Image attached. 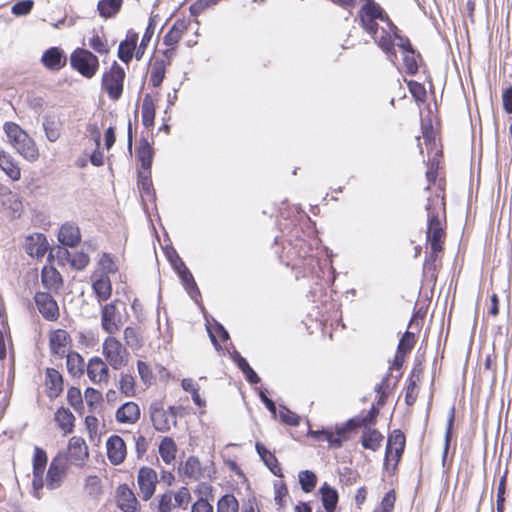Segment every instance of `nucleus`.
<instances>
[{"label": "nucleus", "mask_w": 512, "mask_h": 512, "mask_svg": "<svg viewBox=\"0 0 512 512\" xmlns=\"http://www.w3.org/2000/svg\"><path fill=\"white\" fill-rule=\"evenodd\" d=\"M360 22L362 27L373 37L375 42L381 49L391 56H395L393 52V37L398 40L399 46L404 53L412 50L407 39H403L396 34V26L384 14L382 8L372 0H368L360 9Z\"/></svg>", "instance_id": "1"}, {"label": "nucleus", "mask_w": 512, "mask_h": 512, "mask_svg": "<svg viewBox=\"0 0 512 512\" xmlns=\"http://www.w3.org/2000/svg\"><path fill=\"white\" fill-rule=\"evenodd\" d=\"M428 212V228L426 232L427 242L431 246L432 255L436 257L437 253L442 250V239L444 237L443 223L440 219V214L444 213V202L438 196L429 200L426 205Z\"/></svg>", "instance_id": "2"}, {"label": "nucleus", "mask_w": 512, "mask_h": 512, "mask_svg": "<svg viewBox=\"0 0 512 512\" xmlns=\"http://www.w3.org/2000/svg\"><path fill=\"white\" fill-rule=\"evenodd\" d=\"M378 410L373 406L368 414L363 417H355L348 420L344 425L337 427L335 432L332 431H314L311 434L319 439L327 441L332 447L339 448L342 443L348 439L347 433L356 427L367 426L374 422Z\"/></svg>", "instance_id": "3"}, {"label": "nucleus", "mask_w": 512, "mask_h": 512, "mask_svg": "<svg viewBox=\"0 0 512 512\" xmlns=\"http://www.w3.org/2000/svg\"><path fill=\"white\" fill-rule=\"evenodd\" d=\"M3 128L10 144L23 158L30 162L39 158V150L34 140L18 124L6 122Z\"/></svg>", "instance_id": "4"}, {"label": "nucleus", "mask_w": 512, "mask_h": 512, "mask_svg": "<svg viewBox=\"0 0 512 512\" xmlns=\"http://www.w3.org/2000/svg\"><path fill=\"white\" fill-rule=\"evenodd\" d=\"M102 354L107 363L115 370L121 369L128 363L129 353L127 349L113 335L104 339Z\"/></svg>", "instance_id": "5"}, {"label": "nucleus", "mask_w": 512, "mask_h": 512, "mask_svg": "<svg viewBox=\"0 0 512 512\" xmlns=\"http://www.w3.org/2000/svg\"><path fill=\"white\" fill-rule=\"evenodd\" d=\"M70 63L73 69L86 78H92L99 68L98 58L90 51L81 48L71 54Z\"/></svg>", "instance_id": "6"}, {"label": "nucleus", "mask_w": 512, "mask_h": 512, "mask_svg": "<svg viewBox=\"0 0 512 512\" xmlns=\"http://www.w3.org/2000/svg\"><path fill=\"white\" fill-rule=\"evenodd\" d=\"M125 79L124 69L114 62L111 68L102 77V88L107 92L111 100H118L123 92Z\"/></svg>", "instance_id": "7"}, {"label": "nucleus", "mask_w": 512, "mask_h": 512, "mask_svg": "<svg viewBox=\"0 0 512 512\" xmlns=\"http://www.w3.org/2000/svg\"><path fill=\"white\" fill-rule=\"evenodd\" d=\"M404 447V434L399 430H394L388 437L384 462L386 469H389L390 466L392 469H394L397 466L404 451Z\"/></svg>", "instance_id": "8"}, {"label": "nucleus", "mask_w": 512, "mask_h": 512, "mask_svg": "<svg viewBox=\"0 0 512 512\" xmlns=\"http://www.w3.org/2000/svg\"><path fill=\"white\" fill-rule=\"evenodd\" d=\"M180 471L184 476L193 481L211 479L215 472L212 464L207 463L203 465L194 456L188 457Z\"/></svg>", "instance_id": "9"}, {"label": "nucleus", "mask_w": 512, "mask_h": 512, "mask_svg": "<svg viewBox=\"0 0 512 512\" xmlns=\"http://www.w3.org/2000/svg\"><path fill=\"white\" fill-rule=\"evenodd\" d=\"M67 457L64 454H58L52 459L46 476V486L53 490L61 486L66 474Z\"/></svg>", "instance_id": "10"}, {"label": "nucleus", "mask_w": 512, "mask_h": 512, "mask_svg": "<svg viewBox=\"0 0 512 512\" xmlns=\"http://www.w3.org/2000/svg\"><path fill=\"white\" fill-rule=\"evenodd\" d=\"M101 326L109 335L117 333L121 326V314L116 306V302L105 304L101 309Z\"/></svg>", "instance_id": "11"}, {"label": "nucleus", "mask_w": 512, "mask_h": 512, "mask_svg": "<svg viewBox=\"0 0 512 512\" xmlns=\"http://www.w3.org/2000/svg\"><path fill=\"white\" fill-rule=\"evenodd\" d=\"M47 464V455L46 452L39 448L35 447L34 456H33V495L40 499V490L44 486L43 481V473Z\"/></svg>", "instance_id": "12"}, {"label": "nucleus", "mask_w": 512, "mask_h": 512, "mask_svg": "<svg viewBox=\"0 0 512 512\" xmlns=\"http://www.w3.org/2000/svg\"><path fill=\"white\" fill-rule=\"evenodd\" d=\"M158 482L157 473L150 467H142L138 471L137 483L140 490V495L144 501L149 500L156 489Z\"/></svg>", "instance_id": "13"}, {"label": "nucleus", "mask_w": 512, "mask_h": 512, "mask_svg": "<svg viewBox=\"0 0 512 512\" xmlns=\"http://www.w3.org/2000/svg\"><path fill=\"white\" fill-rule=\"evenodd\" d=\"M151 420L154 428L160 432H166L176 425V411L174 407L164 409L162 407H153L151 410Z\"/></svg>", "instance_id": "14"}, {"label": "nucleus", "mask_w": 512, "mask_h": 512, "mask_svg": "<svg viewBox=\"0 0 512 512\" xmlns=\"http://www.w3.org/2000/svg\"><path fill=\"white\" fill-rule=\"evenodd\" d=\"M87 376L96 385H103L109 382V368L107 363L100 357H93L87 364Z\"/></svg>", "instance_id": "15"}, {"label": "nucleus", "mask_w": 512, "mask_h": 512, "mask_svg": "<svg viewBox=\"0 0 512 512\" xmlns=\"http://www.w3.org/2000/svg\"><path fill=\"white\" fill-rule=\"evenodd\" d=\"M34 299L39 312L45 319L49 321L58 319L59 306L49 293L37 292Z\"/></svg>", "instance_id": "16"}, {"label": "nucleus", "mask_w": 512, "mask_h": 512, "mask_svg": "<svg viewBox=\"0 0 512 512\" xmlns=\"http://www.w3.org/2000/svg\"><path fill=\"white\" fill-rule=\"evenodd\" d=\"M116 502H117V506L123 512H138L139 511L138 500H137L134 492L126 484L120 485L117 488Z\"/></svg>", "instance_id": "17"}, {"label": "nucleus", "mask_w": 512, "mask_h": 512, "mask_svg": "<svg viewBox=\"0 0 512 512\" xmlns=\"http://www.w3.org/2000/svg\"><path fill=\"white\" fill-rule=\"evenodd\" d=\"M106 448L107 457L113 465H119L125 460L127 454L126 444L120 436L113 435L109 437Z\"/></svg>", "instance_id": "18"}, {"label": "nucleus", "mask_w": 512, "mask_h": 512, "mask_svg": "<svg viewBox=\"0 0 512 512\" xmlns=\"http://www.w3.org/2000/svg\"><path fill=\"white\" fill-rule=\"evenodd\" d=\"M92 289L96 295L98 302H104L111 297L112 284L110 277L101 274L92 273L90 276Z\"/></svg>", "instance_id": "19"}, {"label": "nucleus", "mask_w": 512, "mask_h": 512, "mask_svg": "<svg viewBox=\"0 0 512 512\" xmlns=\"http://www.w3.org/2000/svg\"><path fill=\"white\" fill-rule=\"evenodd\" d=\"M138 34L133 30H129L125 40L121 41L118 47V57L121 61L128 64L133 56H136V50L138 48Z\"/></svg>", "instance_id": "20"}, {"label": "nucleus", "mask_w": 512, "mask_h": 512, "mask_svg": "<svg viewBox=\"0 0 512 512\" xmlns=\"http://www.w3.org/2000/svg\"><path fill=\"white\" fill-rule=\"evenodd\" d=\"M88 457V447L83 438L74 436L68 445V458L71 463L80 465Z\"/></svg>", "instance_id": "21"}, {"label": "nucleus", "mask_w": 512, "mask_h": 512, "mask_svg": "<svg viewBox=\"0 0 512 512\" xmlns=\"http://www.w3.org/2000/svg\"><path fill=\"white\" fill-rule=\"evenodd\" d=\"M140 413L138 404L129 401L117 409L115 418L122 424H135L140 418Z\"/></svg>", "instance_id": "22"}, {"label": "nucleus", "mask_w": 512, "mask_h": 512, "mask_svg": "<svg viewBox=\"0 0 512 512\" xmlns=\"http://www.w3.org/2000/svg\"><path fill=\"white\" fill-rule=\"evenodd\" d=\"M47 248L46 237L41 233H36L26 238L25 250L32 257H43Z\"/></svg>", "instance_id": "23"}, {"label": "nucleus", "mask_w": 512, "mask_h": 512, "mask_svg": "<svg viewBox=\"0 0 512 512\" xmlns=\"http://www.w3.org/2000/svg\"><path fill=\"white\" fill-rule=\"evenodd\" d=\"M69 335L65 330L58 329L50 334V349L54 355L63 357L69 344Z\"/></svg>", "instance_id": "24"}, {"label": "nucleus", "mask_w": 512, "mask_h": 512, "mask_svg": "<svg viewBox=\"0 0 512 512\" xmlns=\"http://www.w3.org/2000/svg\"><path fill=\"white\" fill-rule=\"evenodd\" d=\"M118 270L119 266L115 258L111 254L103 252L99 255L97 266L92 273L110 277V275L116 274Z\"/></svg>", "instance_id": "25"}, {"label": "nucleus", "mask_w": 512, "mask_h": 512, "mask_svg": "<svg viewBox=\"0 0 512 512\" xmlns=\"http://www.w3.org/2000/svg\"><path fill=\"white\" fill-rule=\"evenodd\" d=\"M46 391L50 398H56L63 390V380L61 374L53 369L48 368L46 371Z\"/></svg>", "instance_id": "26"}, {"label": "nucleus", "mask_w": 512, "mask_h": 512, "mask_svg": "<svg viewBox=\"0 0 512 512\" xmlns=\"http://www.w3.org/2000/svg\"><path fill=\"white\" fill-rule=\"evenodd\" d=\"M58 240L65 246L77 245L81 240L79 228L71 223L63 224L58 233Z\"/></svg>", "instance_id": "27"}, {"label": "nucleus", "mask_w": 512, "mask_h": 512, "mask_svg": "<svg viewBox=\"0 0 512 512\" xmlns=\"http://www.w3.org/2000/svg\"><path fill=\"white\" fill-rule=\"evenodd\" d=\"M66 59L63 58L62 51L57 47H51L46 50L42 56L43 65L51 70H59L65 65Z\"/></svg>", "instance_id": "28"}, {"label": "nucleus", "mask_w": 512, "mask_h": 512, "mask_svg": "<svg viewBox=\"0 0 512 512\" xmlns=\"http://www.w3.org/2000/svg\"><path fill=\"white\" fill-rule=\"evenodd\" d=\"M0 168L13 181L21 177V171L12 156L0 148Z\"/></svg>", "instance_id": "29"}, {"label": "nucleus", "mask_w": 512, "mask_h": 512, "mask_svg": "<svg viewBox=\"0 0 512 512\" xmlns=\"http://www.w3.org/2000/svg\"><path fill=\"white\" fill-rule=\"evenodd\" d=\"M158 452L164 463L171 465L176 459L177 445L172 438L164 437L159 444Z\"/></svg>", "instance_id": "30"}, {"label": "nucleus", "mask_w": 512, "mask_h": 512, "mask_svg": "<svg viewBox=\"0 0 512 512\" xmlns=\"http://www.w3.org/2000/svg\"><path fill=\"white\" fill-rule=\"evenodd\" d=\"M42 283L50 291H58L62 284L60 273L54 267H44L42 270Z\"/></svg>", "instance_id": "31"}, {"label": "nucleus", "mask_w": 512, "mask_h": 512, "mask_svg": "<svg viewBox=\"0 0 512 512\" xmlns=\"http://www.w3.org/2000/svg\"><path fill=\"white\" fill-rule=\"evenodd\" d=\"M187 30V24L184 20H177L168 33L164 36L163 42L166 46H175Z\"/></svg>", "instance_id": "32"}, {"label": "nucleus", "mask_w": 512, "mask_h": 512, "mask_svg": "<svg viewBox=\"0 0 512 512\" xmlns=\"http://www.w3.org/2000/svg\"><path fill=\"white\" fill-rule=\"evenodd\" d=\"M55 421L64 434L73 431L75 417L72 412L66 408H59L55 413Z\"/></svg>", "instance_id": "33"}, {"label": "nucleus", "mask_w": 512, "mask_h": 512, "mask_svg": "<svg viewBox=\"0 0 512 512\" xmlns=\"http://www.w3.org/2000/svg\"><path fill=\"white\" fill-rule=\"evenodd\" d=\"M382 440V434L376 429H366L363 431L361 444L365 449L376 451L381 446Z\"/></svg>", "instance_id": "34"}, {"label": "nucleus", "mask_w": 512, "mask_h": 512, "mask_svg": "<svg viewBox=\"0 0 512 512\" xmlns=\"http://www.w3.org/2000/svg\"><path fill=\"white\" fill-rule=\"evenodd\" d=\"M142 123L145 127L153 126L155 119V104L151 95L147 94L143 98L142 107Z\"/></svg>", "instance_id": "35"}, {"label": "nucleus", "mask_w": 512, "mask_h": 512, "mask_svg": "<svg viewBox=\"0 0 512 512\" xmlns=\"http://www.w3.org/2000/svg\"><path fill=\"white\" fill-rule=\"evenodd\" d=\"M66 365L72 376H80L84 373L85 362L77 352H70L66 355Z\"/></svg>", "instance_id": "36"}, {"label": "nucleus", "mask_w": 512, "mask_h": 512, "mask_svg": "<svg viewBox=\"0 0 512 512\" xmlns=\"http://www.w3.org/2000/svg\"><path fill=\"white\" fill-rule=\"evenodd\" d=\"M322 495V502L325 510L327 512H333L336 508L338 502V493L337 491L328 486L326 483L320 489Z\"/></svg>", "instance_id": "37"}, {"label": "nucleus", "mask_w": 512, "mask_h": 512, "mask_svg": "<svg viewBox=\"0 0 512 512\" xmlns=\"http://www.w3.org/2000/svg\"><path fill=\"white\" fill-rule=\"evenodd\" d=\"M256 450L267 467L275 474L280 475L281 470L276 457L267 450L261 443H256Z\"/></svg>", "instance_id": "38"}, {"label": "nucleus", "mask_w": 512, "mask_h": 512, "mask_svg": "<svg viewBox=\"0 0 512 512\" xmlns=\"http://www.w3.org/2000/svg\"><path fill=\"white\" fill-rule=\"evenodd\" d=\"M122 0H101L98 11L102 17H113L121 8Z\"/></svg>", "instance_id": "39"}, {"label": "nucleus", "mask_w": 512, "mask_h": 512, "mask_svg": "<svg viewBox=\"0 0 512 512\" xmlns=\"http://www.w3.org/2000/svg\"><path fill=\"white\" fill-rule=\"evenodd\" d=\"M239 503L235 496L226 494L217 503V512H238Z\"/></svg>", "instance_id": "40"}, {"label": "nucleus", "mask_w": 512, "mask_h": 512, "mask_svg": "<svg viewBox=\"0 0 512 512\" xmlns=\"http://www.w3.org/2000/svg\"><path fill=\"white\" fill-rule=\"evenodd\" d=\"M124 340L128 347L138 350L142 347V340L138 331L133 327H126L124 330Z\"/></svg>", "instance_id": "41"}, {"label": "nucleus", "mask_w": 512, "mask_h": 512, "mask_svg": "<svg viewBox=\"0 0 512 512\" xmlns=\"http://www.w3.org/2000/svg\"><path fill=\"white\" fill-rule=\"evenodd\" d=\"M317 477L314 472L305 470L299 473V483L305 492H311L316 486Z\"/></svg>", "instance_id": "42"}, {"label": "nucleus", "mask_w": 512, "mask_h": 512, "mask_svg": "<svg viewBox=\"0 0 512 512\" xmlns=\"http://www.w3.org/2000/svg\"><path fill=\"white\" fill-rule=\"evenodd\" d=\"M121 392L127 396L132 397L135 394V380L130 374H122L119 382Z\"/></svg>", "instance_id": "43"}, {"label": "nucleus", "mask_w": 512, "mask_h": 512, "mask_svg": "<svg viewBox=\"0 0 512 512\" xmlns=\"http://www.w3.org/2000/svg\"><path fill=\"white\" fill-rule=\"evenodd\" d=\"M154 29H155V25L152 22V20H150V22L146 28V31L142 37V40L140 42V45L138 46V48L136 50V59L137 60H140L143 57L145 49L153 36Z\"/></svg>", "instance_id": "44"}, {"label": "nucleus", "mask_w": 512, "mask_h": 512, "mask_svg": "<svg viewBox=\"0 0 512 512\" xmlns=\"http://www.w3.org/2000/svg\"><path fill=\"white\" fill-rule=\"evenodd\" d=\"M138 157L141 162V167L144 170H149L152 164L153 151L148 143H145L144 145L140 146L138 150Z\"/></svg>", "instance_id": "45"}, {"label": "nucleus", "mask_w": 512, "mask_h": 512, "mask_svg": "<svg viewBox=\"0 0 512 512\" xmlns=\"http://www.w3.org/2000/svg\"><path fill=\"white\" fill-rule=\"evenodd\" d=\"M84 398L90 411H95L102 400V395L98 390L89 387L84 392Z\"/></svg>", "instance_id": "46"}, {"label": "nucleus", "mask_w": 512, "mask_h": 512, "mask_svg": "<svg viewBox=\"0 0 512 512\" xmlns=\"http://www.w3.org/2000/svg\"><path fill=\"white\" fill-rule=\"evenodd\" d=\"M89 45L99 54H107L109 52L107 40L97 34H94L89 39Z\"/></svg>", "instance_id": "47"}, {"label": "nucleus", "mask_w": 512, "mask_h": 512, "mask_svg": "<svg viewBox=\"0 0 512 512\" xmlns=\"http://www.w3.org/2000/svg\"><path fill=\"white\" fill-rule=\"evenodd\" d=\"M415 343V335L412 332L407 331L402 338L400 339V342L398 344L397 352L405 355L407 352H409Z\"/></svg>", "instance_id": "48"}, {"label": "nucleus", "mask_w": 512, "mask_h": 512, "mask_svg": "<svg viewBox=\"0 0 512 512\" xmlns=\"http://www.w3.org/2000/svg\"><path fill=\"white\" fill-rule=\"evenodd\" d=\"M396 496L393 490L389 491L383 497L380 505L376 507L374 512H392L395 504Z\"/></svg>", "instance_id": "49"}, {"label": "nucleus", "mask_w": 512, "mask_h": 512, "mask_svg": "<svg viewBox=\"0 0 512 512\" xmlns=\"http://www.w3.org/2000/svg\"><path fill=\"white\" fill-rule=\"evenodd\" d=\"M176 507L173 493L168 491L161 495L158 503V512H171Z\"/></svg>", "instance_id": "50"}, {"label": "nucleus", "mask_w": 512, "mask_h": 512, "mask_svg": "<svg viewBox=\"0 0 512 512\" xmlns=\"http://www.w3.org/2000/svg\"><path fill=\"white\" fill-rule=\"evenodd\" d=\"M173 499L176 507L186 509L191 500V495L186 487H181L175 494H173Z\"/></svg>", "instance_id": "51"}, {"label": "nucleus", "mask_w": 512, "mask_h": 512, "mask_svg": "<svg viewBox=\"0 0 512 512\" xmlns=\"http://www.w3.org/2000/svg\"><path fill=\"white\" fill-rule=\"evenodd\" d=\"M43 128L46 134L47 139L50 142H55L60 137V130L53 120H45L43 123Z\"/></svg>", "instance_id": "52"}, {"label": "nucleus", "mask_w": 512, "mask_h": 512, "mask_svg": "<svg viewBox=\"0 0 512 512\" xmlns=\"http://www.w3.org/2000/svg\"><path fill=\"white\" fill-rule=\"evenodd\" d=\"M137 369L140 379L145 383L149 384L153 380V372L151 367L144 361H137Z\"/></svg>", "instance_id": "53"}, {"label": "nucleus", "mask_w": 512, "mask_h": 512, "mask_svg": "<svg viewBox=\"0 0 512 512\" xmlns=\"http://www.w3.org/2000/svg\"><path fill=\"white\" fill-rule=\"evenodd\" d=\"M279 416L281 421L285 424L291 426H296L299 424V416L285 407L280 409Z\"/></svg>", "instance_id": "54"}, {"label": "nucleus", "mask_w": 512, "mask_h": 512, "mask_svg": "<svg viewBox=\"0 0 512 512\" xmlns=\"http://www.w3.org/2000/svg\"><path fill=\"white\" fill-rule=\"evenodd\" d=\"M89 264V256L84 252H76L71 257V265L82 270Z\"/></svg>", "instance_id": "55"}, {"label": "nucleus", "mask_w": 512, "mask_h": 512, "mask_svg": "<svg viewBox=\"0 0 512 512\" xmlns=\"http://www.w3.org/2000/svg\"><path fill=\"white\" fill-rule=\"evenodd\" d=\"M418 396V389L415 380L410 378L409 384L406 387L405 392V402L407 405L411 406L415 403Z\"/></svg>", "instance_id": "56"}, {"label": "nucleus", "mask_w": 512, "mask_h": 512, "mask_svg": "<svg viewBox=\"0 0 512 512\" xmlns=\"http://www.w3.org/2000/svg\"><path fill=\"white\" fill-rule=\"evenodd\" d=\"M178 274L182 280V282L186 285V288H192L197 289L196 284L194 282V278L190 271L185 267L183 263H181V266L178 268Z\"/></svg>", "instance_id": "57"}, {"label": "nucleus", "mask_w": 512, "mask_h": 512, "mask_svg": "<svg viewBox=\"0 0 512 512\" xmlns=\"http://www.w3.org/2000/svg\"><path fill=\"white\" fill-rule=\"evenodd\" d=\"M33 7V1L31 0H25L20 1L13 5L12 7V13L16 16H22L28 14Z\"/></svg>", "instance_id": "58"}, {"label": "nucleus", "mask_w": 512, "mask_h": 512, "mask_svg": "<svg viewBox=\"0 0 512 512\" xmlns=\"http://www.w3.org/2000/svg\"><path fill=\"white\" fill-rule=\"evenodd\" d=\"M403 60L408 73L414 74L417 72L418 66L413 50H407L406 53H404Z\"/></svg>", "instance_id": "59"}, {"label": "nucleus", "mask_w": 512, "mask_h": 512, "mask_svg": "<svg viewBox=\"0 0 512 512\" xmlns=\"http://www.w3.org/2000/svg\"><path fill=\"white\" fill-rule=\"evenodd\" d=\"M85 487L90 495H97L100 493V479L97 476H89L85 480Z\"/></svg>", "instance_id": "60"}, {"label": "nucleus", "mask_w": 512, "mask_h": 512, "mask_svg": "<svg viewBox=\"0 0 512 512\" xmlns=\"http://www.w3.org/2000/svg\"><path fill=\"white\" fill-rule=\"evenodd\" d=\"M287 495L288 491L285 485H275L274 500L279 507H283L285 505Z\"/></svg>", "instance_id": "61"}, {"label": "nucleus", "mask_w": 512, "mask_h": 512, "mask_svg": "<svg viewBox=\"0 0 512 512\" xmlns=\"http://www.w3.org/2000/svg\"><path fill=\"white\" fill-rule=\"evenodd\" d=\"M86 129L90 138L94 141L96 148H99L101 142V131L98 125L96 123H89L87 124Z\"/></svg>", "instance_id": "62"}, {"label": "nucleus", "mask_w": 512, "mask_h": 512, "mask_svg": "<svg viewBox=\"0 0 512 512\" xmlns=\"http://www.w3.org/2000/svg\"><path fill=\"white\" fill-rule=\"evenodd\" d=\"M503 108L508 113H512V87H508L502 94Z\"/></svg>", "instance_id": "63"}, {"label": "nucleus", "mask_w": 512, "mask_h": 512, "mask_svg": "<svg viewBox=\"0 0 512 512\" xmlns=\"http://www.w3.org/2000/svg\"><path fill=\"white\" fill-rule=\"evenodd\" d=\"M192 512H213V507L207 500L201 498L193 504Z\"/></svg>", "instance_id": "64"}]
</instances>
